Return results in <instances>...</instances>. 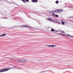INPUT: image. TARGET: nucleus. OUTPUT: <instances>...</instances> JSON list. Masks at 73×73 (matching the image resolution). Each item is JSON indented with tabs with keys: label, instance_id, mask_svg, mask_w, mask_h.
Wrapping results in <instances>:
<instances>
[{
	"label": "nucleus",
	"instance_id": "obj_1",
	"mask_svg": "<svg viewBox=\"0 0 73 73\" xmlns=\"http://www.w3.org/2000/svg\"><path fill=\"white\" fill-rule=\"evenodd\" d=\"M9 61H17L19 62H23V59H16L13 58H10Z\"/></svg>",
	"mask_w": 73,
	"mask_h": 73
},
{
	"label": "nucleus",
	"instance_id": "obj_2",
	"mask_svg": "<svg viewBox=\"0 0 73 73\" xmlns=\"http://www.w3.org/2000/svg\"><path fill=\"white\" fill-rule=\"evenodd\" d=\"M62 12V10L61 9H58L56 10H55L54 11V12L55 13H61Z\"/></svg>",
	"mask_w": 73,
	"mask_h": 73
},
{
	"label": "nucleus",
	"instance_id": "obj_3",
	"mask_svg": "<svg viewBox=\"0 0 73 73\" xmlns=\"http://www.w3.org/2000/svg\"><path fill=\"white\" fill-rule=\"evenodd\" d=\"M9 70V68L5 69L3 70H0V73H1V72H6V71H8V70Z\"/></svg>",
	"mask_w": 73,
	"mask_h": 73
},
{
	"label": "nucleus",
	"instance_id": "obj_4",
	"mask_svg": "<svg viewBox=\"0 0 73 73\" xmlns=\"http://www.w3.org/2000/svg\"><path fill=\"white\" fill-rule=\"evenodd\" d=\"M25 27H27V28H32V29H35L34 28V27H31L28 25H26L25 26Z\"/></svg>",
	"mask_w": 73,
	"mask_h": 73
},
{
	"label": "nucleus",
	"instance_id": "obj_5",
	"mask_svg": "<svg viewBox=\"0 0 73 73\" xmlns=\"http://www.w3.org/2000/svg\"><path fill=\"white\" fill-rule=\"evenodd\" d=\"M47 19L48 21H53V19L52 18H47Z\"/></svg>",
	"mask_w": 73,
	"mask_h": 73
},
{
	"label": "nucleus",
	"instance_id": "obj_6",
	"mask_svg": "<svg viewBox=\"0 0 73 73\" xmlns=\"http://www.w3.org/2000/svg\"><path fill=\"white\" fill-rule=\"evenodd\" d=\"M53 22H55L56 23H59V21H58V20L57 19H54V20L53 19Z\"/></svg>",
	"mask_w": 73,
	"mask_h": 73
},
{
	"label": "nucleus",
	"instance_id": "obj_7",
	"mask_svg": "<svg viewBox=\"0 0 73 73\" xmlns=\"http://www.w3.org/2000/svg\"><path fill=\"white\" fill-rule=\"evenodd\" d=\"M58 35H61V36L62 35V36H68V35H67L66 34H63L61 33H58Z\"/></svg>",
	"mask_w": 73,
	"mask_h": 73
},
{
	"label": "nucleus",
	"instance_id": "obj_8",
	"mask_svg": "<svg viewBox=\"0 0 73 73\" xmlns=\"http://www.w3.org/2000/svg\"><path fill=\"white\" fill-rule=\"evenodd\" d=\"M31 1L33 3H37V2H38V0H32Z\"/></svg>",
	"mask_w": 73,
	"mask_h": 73
},
{
	"label": "nucleus",
	"instance_id": "obj_9",
	"mask_svg": "<svg viewBox=\"0 0 73 73\" xmlns=\"http://www.w3.org/2000/svg\"><path fill=\"white\" fill-rule=\"evenodd\" d=\"M48 46V47H52V48H53V47H55V46H56V45H49Z\"/></svg>",
	"mask_w": 73,
	"mask_h": 73
},
{
	"label": "nucleus",
	"instance_id": "obj_10",
	"mask_svg": "<svg viewBox=\"0 0 73 73\" xmlns=\"http://www.w3.org/2000/svg\"><path fill=\"white\" fill-rule=\"evenodd\" d=\"M5 35H6V34H3L1 35H0V37H2L3 36H5Z\"/></svg>",
	"mask_w": 73,
	"mask_h": 73
},
{
	"label": "nucleus",
	"instance_id": "obj_11",
	"mask_svg": "<svg viewBox=\"0 0 73 73\" xmlns=\"http://www.w3.org/2000/svg\"><path fill=\"white\" fill-rule=\"evenodd\" d=\"M67 35V37H68V36H70V37H72V38H73V35H70L69 34H68V35Z\"/></svg>",
	"mask_w": 73,
	"mask_h": 73
},
{
	"label": "nucleus",
	"instance_id": "obj_12",
	"mask_svg": "<svg viewBox=\"0 0 73 73\" xmlns=\"http://www.w3.org/2000/svg\"><path fill=\"white\" fill-rule=\"evenodd\" d=\"M27 61V60H25L24 59H22V62H26Z\"/></svg>",
	"mask_w": 73,
	"mask_h": 73
},
{
	"label": "nucleus",
	"instance_id": "obj_13",
	"mask_svg": "<svg viewBox=\"0 0 73 73\" xmlns=\"http://www.w3.org/2000/svg\"><path fill=\"white\" fill-rule=\"evenodd\" d=\"M59 3V1H56V2H55V3H56V4H58Z\"/></svg>",
	"mask_w": 73,
	"mask_h": 73
},
{
	"label": "nucleus",
	"instance_id": "obj_14",
	"mask_svg": "<svg viewBox=\"0 0 73 73\" xmlns=\"http://www.w3.org/2000/svg\"><path fill=\"white\" fill-rule=\"evenodd\" d=\"M55 16L56 17H58V15L56 14L55 15Z\"/></svg>",
	"mask_w": 73,
	"mask_h": 73
},
{
	"label": "nucleus",
	"instance_id": "obj_15",
	"mask_svg": "<svg viewBox=\"0 0 73 73\" xmlns=\"http://www.w3.org/2000/svg\"><path fill=\"white\" fill-rule=\"evenodd\" d=\"M61 23L62 25H65V23L63 22H62Z\"/></svg>",
	"mask_w": 73,
	"mask_h": 73
},
{
	"label": "nucleus",
	"instance_id": "obj_16",
	"mask_svg": "<svg viewBox=\"0 0 73 73\" xmlns=\"http://www.w3.org/2000/svg\"><path fill=\"white\" fill-rule=\"evenodd\" d=\"M51 31H52V32H54V29H51Z\"/></svg>",
	"mask_w": 73,
	"mask_h": 73
},
{
	"label": "nucleus",
	"instance_id": "obj_17",
	"mask_svg": "<svg viewBox=\"0 0 73 73\" xmlns=\"http://www.w3.org/2000/svg\"><path fill=\"white\" fill-rule=\"evenodd\" d=\"M46 71H42L41 72V73H44V72H45Z\"/></svg>",
	"mask_w": 73,
	"mask_h": 73
},
{
	"label": "nucleus",
	"instance_id": "obj_18",
	"mask_svg": "<svg viewBox=\"0 0 73 73\" xmlns=\"http://www.w3.org/2000/svg\"><path fill=\"white\" fill-rule=\"evenodd\" d=\"M54 15H55V13H53L52 14V16H54Z\"/></svg>",
	"mask_w": 73,
	"mask_h": 73
},
{
	"label": "nucleus",
	"instance_id": "obj_19",
	"mask_svg": "<svg viewBox=\"0 0 73 73\" xmlns=\"http://www.w3.org/2000/svg\"><path fill=\"white\" fill-rule=\"evenodd\" d=\"M21 0L24 3L25 2V0Z\"/></svg>",
	"mask_w": 73,
	"mask_h": 73
},
{
	"label": "nucleus",
	"instance_id": "obj_20",
	"mask_svg": "<svg viewBox=\"0 0 73 73\" xmlns=\"http://www.w3.org/2000/svg\"><path fill=\"white\" fill-rule=\"evenodd\" d=\"M26 2H29V0H26Z\"/></svg>",
	"mask_w": 73,
	"mask_h": 73
},
{
	"label": "nucleus",
	"instance_id": "obj_21",
	"mask_svg": "<svg viewBox=\"0 0 73 73\" xmlns=\"http://www.w3.org/2000/svg\"><path fill=\"white\" fill-rule=\"evenodd\" d=\"M61 33H64V31H62Z\"/></svg>",
	"mask_w": 73,
	"mask_h": 73
},
{
	"label": "nucleus",
	"instance_id": "obj_22",
	"mask_svg": "<svg viewBox=\"0 0 73 73\" xmlns=\"http://www.w3.org/2000/svg\"><path fill=\"white\" fill-rule=\"evenodd\" d=\"M13 69V67H11V68H9V69Z\"/></svg>",
	"mask_w": 73,
	"mask_h": 73
},
{
	"label": "nucleus",
	"instance_id": "obj_23",
	"mask_svg": "<svg viewBox=\"0 0 73 73\" xmlns=\"http://www.w3.org/2000/svg\"><path fill=\"white\" fill-rule=\"evenodd\" d=\"M60 21H63V20H61Z\"/></svg>",
	"mask_w": 73,
	"mask_h": 73
},
{
	"label": "nucleus",
	"instance_id": "obj_24",
	"mask_svg": "<svg viewBox=\"0 0 73 73\" xmlns=\"http://www.w3.org/2000/svg\"><path fill=\"white\" fill-rule=\"evenodd\" d=\"M46 46H48V45H46Z\"/></svg>",
	"mask_w": 73,
	"mask_h": 73
},
{
	"label": "nucleus",
	"instance_id": "obj_25",
	"mask_svg": "<svg viewBox=\"0 0 73 73\" xmlns=\"http://www.w3.org/2000/svg\"><path fill=\"white\" fill-rule=\"evenodd\" d=\"M5 19H7V18H5Z\"/></svg>",
	"mask_w": 73,
	"mask_h": 73
},
{
	"label": "nucleus",
	"instance_id": "obj_26",
	"mask_svg": "<svg viewBox=\"0 0 73 73\" xmlns=\"http://www.w3.org/2000/svg\"><path fill=\"white\" fill-rule=\"evenodd\" d=\"M24 27L23 26H22V27Z\"/></svg>",
	"mask_w": 73,
	"mask_h": 73
}]
</instances>
